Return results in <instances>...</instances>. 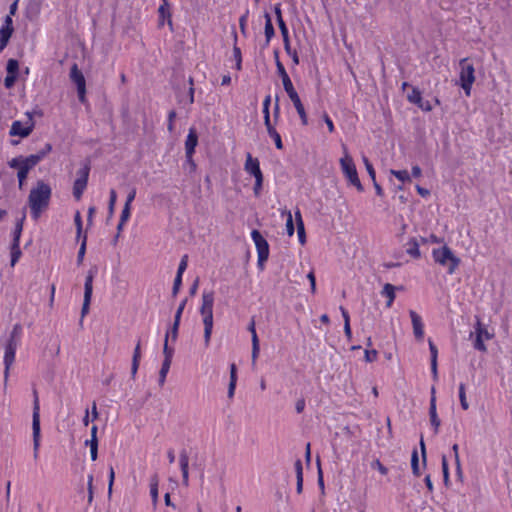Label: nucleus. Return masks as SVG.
I'll return each mask as SVG.
<instances>
[{
	"instance_id": "nucleus-1",
	"label": "nucleus",
	"mask_w": 512,
	"mask_h": 512,
	"mask_svg": "<svg viewBox=\"0 0 512 512\" xmlns=\"http://www.w3.org/2000/svg\"><path fill=\"white\" fill-rule=\"evenodd\" d=\"M51 197V188L48 184L39 180L37 186L31 189L28 201L31 214L34 219L40 216L42 210L46 209Z\"/></svg>"
},
{
	"instance_id": "nucleus-2",
	"label": "nucleus",
	"mask_w": 512,
	"mask_h": 512,
	"mask_svg": "<svg viewBox=\"0 0 512 512\" xmlns=\"http://www.w3.org/2000/svg\"><path fill=\"white\" fill-rule=\"evenodd\" d=\"M433 259L436 263L447 267V272L453 274L460 264V259L456 257L452 250L444 245L441 248L433 250Z\"/></svg>"
},
{
	"instance_id": "nucleus-3",
	"label": "nucleus",
	"mask_w": 512,
	"mask_h": 512,
	"mask_svg": "<svg viewBox=\"0 0 512 512\" xmlns=\"http://www.w3.org/2000/svg\"><path fill=\"white\" fill-rule=\"evenodd\" d=\"M33 414H32V435H33V451L34 459L38 458V450L40 447V405L37 391H33Z\"/></svg>"
},
{
	"instance_id": "nucleus-4",
	"label": "nucleus",
	"mask_w": 512,
	"mask_h": 512,
	"mask_svg": "<svg viewBox=\"0 0 512 512\" xmlns=\"http://www.w3.org/2000/svg\"><path fill=\"white\" fill-rule=\"evenodd\" d=\"M460 86L464 90L466 96H470L471 88L475 81V69L473 64L468 62L467 58L461 59L460 63Z\"/></svg>"
},
{
	"instance_id": "nucleus-5",
	"label": "nucleus",
	"mask_w": 512,
	"mask_h": 512,
	"mask_svg": "<svg viewBox=\"0 0 512 512\" xmlns=\"http://www.w3.org/2000/svg\"><path fill=\"white\" fill-rule=\"evenodd\" d=\"M494 337V333L488 331L485 325L482 324L479 318H477L474 325V332L470 333V338L473 339V347L475 350L486 352L487 347L484 344V340H490Z\"/></svg>"
},
{
	"instance_id": "nucleus-6",
	"label": "nucleus",
	"mask_w": 512,
	"mask_h": 512,
	"mask_svg": "<svg viewBox=\"0 0 512 512\" xmlns=\"http://www.w3.org/2000/svg\"><path fill=\"white\" fill-rule=\"evenodd\" d=\"M91 170V164L89 160H85L82 164V167L77 171V178L73 184V196L76 200H80L84 190L87 187L89 173Z\"/></svg>"
},
{
	"instance_id": "nucleus-7",
	"label": "nucleus",
	"mask_w": 512,
	"mask_h": 512,
	"mask_svg": "<svg viewBox=\"0 0 512 512\" xmlns=\"http://www.w3.org/2000/svg\"><path fill=\"white\" fill-rule=\"evenodd\" d=\"M340 164L342 171L348 181L357 188L358 191L362 192L364 190L363 185L360 182V179L358 177L356 166L353 162L352 157H350L347 152L345 153V156L340 159Z\"/></svg>"
},
{
	"instance_id": "nucleus-8",
	"label": "nucleus",
	"mask_w": 512,
	"mask_h": 512,
	"mask_svg": "<svg viewBox=\"0 0 512 512\" xmlns=\"http://www.w3.org/2000/svg\"><path fill=\"white\" fill-rule=\"evenodd\" d=\"M251 237L255 243L258 253V267L263 269L264 263L269 257V244L261 232L256 229L252 230Z\"/></svg>"
},
{
	"instance_id": "nucleus-9",
	"label": "nucleus",
	"mask_w": 512,
	"mask_h": 512,
	"mask_svg": "<svg viewBox=\"0 0 512 512\" xmlns=\"http://www.w3.org/2000/svg\"><path fill=\"white\" fill-rule=\"evenodd\" d=\"M96 273H97V268L93 267L88 271L87 276L85 278L84 299H83V305H82V309H81V317L82 318L89 311V306H90L92 292H93V279H94V276Z\"/></svg>"
},
{
	"instance_id": "nucleus-10",
	"label": "nucleus",
	"mask_w": 512,
	"mask_h": 512,
	"mask_svg": "<svg viewBox=\"0 0 512 512\" xmlns=\"http://www.w3.org/2000/svg\"><path fill=\"white\" fill-rule=\"evenodd\" d=\"M70 79L77 87L78 99L81 103L86 101V81L83 73L78 68L77 64H73L70 70Z\"/></svg>"
},
{
	"instance_id": "nucleus-11",
	"label": "nucleus",
	"mask_w": 512,
	"mask_h": 512,
	"mask_svg": "<svg viewBox=\"0 0 512 512\" xmlns=\"http://www.w3.org/2000/svg\"><path fill=\"white\" fill-rule=\"evenodd\" d=\"M284 90L287 93L290 100L292 101V103L301 119L302 124L307 125L308 124L307 114H306L304 105L302 104L301 99L293 86V83L284 86Z\"/></svg>"
},
{
	"instance_id": "nucleus-12",
	"label": "nucleus",
	"mask_w": 512,
	"mask_h": 512,
	"mask_svg": "<svg viewBox=\"0 0 512 512\" xmlns=\"http://www.w3.org/2000/svg\"><path fill=\"white\" fill-rule=\"evenodd\" d=\"M19 343H20V341L16 340V339H11V338L7 339V342L5 345V354H4L5 378L8 377L10 367L14 363L15 354H16V350H17Z\"/></svg>"
},
{
	"instance_id": "nucleus-13",
	"label": "nucleus",
	"mask_w": 512,
	"mask_h": 512,
	"mask_svg": "<svg viewBox=\"0 0 512 512\" xmlns=\"http://www.w3.org/2000/svg\"><path fill=\"white\" fill-rule=\"evenodd\" d=\"M34 126V122H26V125L24 126L21 121H14L11 125L9 134L11 136L25 138L32 133Z\"/></svg>"
},
{
	"instance_id": "nucleus-14",
	"label": "nucleus",
	"mask_w": 512,
	"mask_h": 512,
	"mask_svg": "<svg viewBox=\"0 0 512 512\" xmlns=\"http://www.w3.org/2000/svg\"><path fill=\"white\" fill-rule=\"evenodd\" d=\"M214 292L204 290L202 293V305L200 314L203 318L213 317Z\"/></svg>"
},
{
	"instance_id": "nucleus-15",
	"label": "nucleus",
	"mask_w": 512,
	"mask_h": 512,
	"mask_svg": "<svg viewBox=\"0 0 512 512\" xmlns=\"http://www.w3.org/2000/svg\"><path fill=\"white\" fill-rule=\"evenodd\" d=\"M198 144V135L195 128H190L185 141V151L188 161L192 162V156L195 153V148Z\"/></svg>"
},
{
	"instance_id": "nucleus-16",
	"label": "nucleus",
	"mask_w": 512,
	"mask_h": 512,
	"mask_svg": "<svg viewBox=\"0 0 512 512\" xmlns=\"http://www.w3.org/2000/svg\"><path fill=\"white\" fill-rule=\"evenodd\" d=\"M244 169L247 173L252 175L254 178L263 177V173L260 169L259 160L257 158H253L250 153L246 155V161L244 164Z\"/></svg>"
},
{
	"instance_id": "nucleus-17",
	"label": "nucleus",
	"mask_w": 512,
	"mask_h": 512,
	"mask_svg": "<svg viewBox=\"0 0 512 512\" xmlns=\"http://www.w3.org/2000/svg\"><path fill=\"white\" fill-rule=\"evenodd\" d=\"M407 98L409 102L416 104L423 111H430L432 109V106L429 103V101L423 100L421 93L417 88H413L411 93L408 94Z\"/></svg>"
},
{
	"instance_id": "nucleus-18",
	"label": "nucleus",
	"mask_w": 512,
	"mask_h": 512,
	"mask_svg": "<svg viewBox=\"0 0 512 512\" xmlns=\"http://www.w3.org/2000/svg\"><path fill=\"white\" fill-rule=\"evenodd\" d=\"M409 314H410L411 321H412L414 336L417 339H420V340L423 339L424 330H423V323H422L421 317L413 310H410Z\"/></svg>"
},
{
	"instance_id": "nucleus-19",
	"label": "nucleus",
	"mask_w": 512,
	"mask_h": 512,
	"mask_svg": "<svg viewBox=\"0 0 512 512\" xmlns=\"http://www.w3.org/2000/svg\"><path fill=\"white\" fill-rule=\"evenodd\" d=\"M429 416H430V423L434 428V434H438L439 427L441 425V421L437 415L436 410V398L433 397L430 399V405H429Z\"/></svg>"
},
{
	"instance_id": "nucleus-20",
	"label": "nucleus",
	"mask_w": 512,
	"mask_h": 512,
	"mask_svg": "<svg viewBox=\"0 0 512 512\" xmlns=\"http://www.w3.org/2000/svg\"><path fill=\"white\" fill-rule=\"evenodd\" d=\"M237 383V367L234 363L230 365V381L228 385V398L232 399L235 393Z\"/></svg>"
},
{
	"instance_id": "nucleus-21",
	"label": "nucleus",
	"mask_w": 512,
	"mask_h": 512,
	"mask_svg": "<svg viewBox=\"0 0 512 512\" xmlns=\"http://www.w3.org/2000/svg\"><path fill=\"white\" fill-rule=\"evenodd\" d=\"M397 289V287H395L394 285L390 284V283H386L383 287V290L381 292V294L385 297H387V302H386V306L387 307H391L394 300H395V290ZM398 289H402V287H398Z\"/></svg>"
},
{
	"instance_id": "nucleus-22",
	"label": "nucleus",
	"mask_w": 512,
	"mask_h": 512,
	"mask_svg": "<svg viewBox=\"0 0 512 512\" xmlns=\"http://www.w3.org/2000/svg\"><path fill=\"white\" fill-rule=\"evenodd\" d=\"M140 359H141V343L139 340L136 344V347L133 352V357H132L131 375L133 378L135 377V375L138 371Z\"/></svg>"
},
{
	"instance_id": "nucleus-23",
	"label": "nucleus",
	"mask_w": 512,
	"mask_h": 512,
	"mask_svg": "<svg viewBox=\"0 0 512 512\" xmlns=\"http://www.w3.org/2000/svg\"><path fill=\"white\" fill-rule=\"evenodd\" d=\"M264 17H265L264 33H265V38H266V45H269L270 40L275 35V29H274V26L272 24V20H271L270 14L268 12H266L264 14Z\"/></svg>"
},
{
	"instance_id": "nucleus-24",
	"label": "nucleus",
	"mask_w": 512,
	"mask_h": 512,
	"mask_svg": "<svg viewBox=\"0 0 512 512\" xmlns=\"http://www.w3.org/2000/svg\"><path fill=\"white\" fill-rule=\"evenodd\" d=\"M295 218H296L299 242L301 244H304L306 242V234H305V227H304V223H303L300 211L295 212Z\"/></svg>"
},
{
	"instance_id": "nucleus-25",
	"label": "nucleus",
	"mask_w": 512,
	"mask_h": 512,
	"mask_svg": "<svg viewBox=\"0 0 512 512\" xmlns=\"http://www.w3.org/2000/svg\"><path fill=\"white\" fill-rule=\"evenodd\" d=\"M406 253L409 254L411 257L418 259L420 258V250H419V243L415 238H412L407 244H406Z\"/></svg>"
},
{
	"instance_id": "nucleus-26",
	"label": "nucleus",
	"mask_w": 512,
	"mask_h": 512,
	"mask_svg": "<svg viewBox=\"0 0 512 512\" xmlns=\"http://www.w3.org/2000/svg\"><path fill=\"white\" fill-rule=\"evenodd\" d=\"M276 68H277V73H278V75L280 76V78L282 80L283 87L286 86V85L292 84V81H291L289 75L287 74V72L285 70V67L281 63V61H277Z\"/></svg>"
},
{
	"instance_id": "nucleus-27",
	"label": "nucleus",
	"mask_w": 512,
	"mask_h": 512,
	"mask_svg": "<svg viewBox=\"0 0 512 512\" xmlns=\"http://www.w3.org/2000/svg\"><path fill=\"white\" fill-rule=\"evenodd\" d=\"M158 476L155 474L150 480V495L154 503L158 500Z\"/></svg>"
},
{
	"instance_id": "nucleus-28",
	"label": "nucleus",
	"mask_w": 512,
	"mask_h": 512,
	"mask_svg": "<svg viewBox=\"0 0 512 512\" xmlns=\"http://www.w3.org/2000/svg\"><path fill=\"white\" fill-rule=\"evenodd\" d=\"M171 366V362H168V360H163L161 369L159 371V385L163 386L166 380V376L169 372Z\"/></svg>"
},
{
	"instance_id": "nucleus-29",
	"label": "nucleus",
	"mask_w": 512,
	"mask_h": 512,
	"mask_svg": "<svg viewBox=\"0 0 512 512\" xmlns=\"http://www.w3.org/2000/svg\"><path fill=\"white\" fill-rule=\"evenodd\" d=\"M20 244L11 243V266L13 267L21 256Z\"/></svg>"
},
{
	"instance_id": "nucleus-30",
	"label": "nucleus",
	"mask_w": 512,
	"mask_h": 512,
	"mask_svg": "<svg viewBox=\"0 0 512 512\" xmlns=\"http://www.w3.org/2000/svg\"><path fill=\"white\" fill-rule=\"evenodd\" d=\"M8 75L18 76L19 62L16 59H9L6 66Z\"/></svg>"
},
{
	"instance_id": "nucleus-31",
	"label": "nucleus",
	"mask_w": 512,
	"mask_h": 512,
	"mask_svg": "<svg viewBox=\"0 0 512 512\" xmlns=\"http://www.w3.org/2000/svg\"><path fill=\"white\" fill-rule=\"evenodd\" d=\"M411 468L412 472L415 476L420 475V469H419V458H418V452L416 449L413 450L411 455Z\"/></svg>"
},
{
	"instance_id": "nucleus-32",
	"label": "nucleus",
	"mask_w": 512,
	"mask_h": 512,
	"mask_svg": "<svg viewBox=\"0 0 512 512\" xmlns=\"http://www.w3.org/2000/svg\"><path fill=\"white\" fill-rule=\"evenodd\" d=\"M41 156L36 154H31L28 157H24V165L28 168L32 169L34 166H36L41 161Z\"/></svg>"
},
{
	"instance_id": "nucleus-33",
	"label": "nucleus",
	"mask_w": 512,
	"mask_h": 512,
	"mask_svg": "<svg viewBox=\"0 0 512 512\" xmlns=\"http://www.w3.org/2000/svg\"><path fill=\"white\" fill-rule=\"evenodd\" d=\"M459 400H460V405H461L462 409L463 410H468L469 403H468L467 398H466L465 384L464 383H461L459 385Z\"/></svg>"
},
{
	"instance_id": "nucleus-34",
	"label": "nucleus",
	"mask_w": 512,
	"mask_h": 512,
	"mask_svg": "<svg viewBox=\"0 0 512 512\" xmlns=\"http://www.w3.org/2000/svg\"><path fill=\"white\" fill-rule=\"evenodd\" d=\"M168 338H169V333H166L165 340H164L163 353H164V360H168V362H171L173 353H174V349L168 346Z\"/></svg>"
},
{
	"instance_id": "nucleus-35",
	"label": "nucleus",
	"mask_w": 512,
	"mask_h": 512,
	"mask_svg": "<svg viewBox=\"0 0 512 512\" xmlns=\"http://www.w3.org/2000/svg\"><path fill=\"white\" fill-rule=\"evenodd\" d=\"M391 174L394 175L401 182H410L411 178L407 170H391Z\"/></svg>"
},
{
	"instance_id": "nucleus-36",
	"label": "nucleus",
	"mask_w": 512,
	"mask_h": 512,
	"mask_svg": "<svg viewBox=\"0 0 512 512\" xmlns=\"http://www.w3.org/2000/svg\"><path fill=\"white\" fill-rule=\"evenodd\" d=\"M87 246V235L85 234L82 238L81 245L77 255V263L81 264L83 262Z\"/></svg>"
},
{
	"instance_id": "nucleus-37",
	"label": "nucleus",
	"mask_w": 512,
	"mask_h": 512,
	"mask_svg": "<svg viewBox=\"0 0 512 512\" xmlns=\"http://www.w3.org/2000/svg\"><path fill=\"white\" fill-rule=\"evenodd\" d=\"M29 171H30V168H28L25 165H22L20 167V169L18 170L17 177H18V182H19V188H22L23 183H24L25 179L27 178Z\"/></svg>"
},
{
	"instance_id": "nucleus-38",
	"label": "nucleus",
	"mask_w": 512,
	"mask_h": 512,
	"mask_svg": "<svg viewBox=\"0 0 512 512\" xmlns=\"http://www.w3.org/2000/svg\"><path fill=\"white\" fill-rule=\"evenodd\" d=\"M180 469L185 470L189 468V456L185 449L180 452L179 456Z\"/></svg>"
},
{
	"instance_id": "nucleus-39",
	"label": "nucleus",
	"mask_w": 512,
	"mask_h": 512,
	"mask_svg": "<svg viewBox=\"0 0 512 512\" xmlns=\"http://www.w3.org/2000/svg\"><path fill=\"white\" fill-rule=\"evenodd\" d=\"M259 351H260L259 339H258V337L254 336V341L252 342V354H251L253 365L256 363V360L259 356Z\"/></svg>"
},
{
	"instance_id": "nucleus-40",
	"label": "nucleus",
	"mask_w": 512,
	"mask_h": 512,
	"mask_svg": "<svg viewBox=\"0 0 512 512\" xmlns=\"http://www.w3.org/2000/svg\"><path fill=\"white\" fill-rule=\"evenodd\" d=\"M442 472H443V479L446 486L449 484V468H448V461L445 455L442 456Z\"/></svg>"
},
{
	"instance_id": "nucleus-41",
	"label": "nucleus",
	"mask_w": 512,
	"mask_h": 512,
	"mask_svg": "<svg viewBox=\"0 0 512 512\" xmlns=\"http://www.w3.org/2000/svg\"><path fill=\"white\" fill-rule=\"evenodd\" d=\"M74 223L76 226L77 239H79L82 235V217L79 211H77L74 215Z\"/></svg>"
},
{
	"instance_id": "nucleus-42",
	"label": "nucleus",
	"mask_w": 512,
	"mask_h": 512,
	"mask_svg": "<svg viewBox=\"0 0 512 512\" xmlns=\"http://www.w3.org/2000/svg\"><path fill=\"white\" fill-rule=\"evenodd\" d=\"M22 335V326L21 324L17 323L13 326L12 331L10 332L9 338L19 340L21 339Z\"/></svg>"
},
{
	"instance_id": "nucleus-43",
	"label": "nucleus",
	"mask_w": 512,
	"mask_h": 512,
	"mask_svg": "<svg viewBox=\"0 0 512 512\" xmlns=\"http://www.w3.org/2000/svg\"><path fill=\"white\" fill-rule=\"evenodd\" d=\"M286 231L289 236H293L295 231L293 218L290 211L287 212Z\"/></svg>"
},
{
	"instance_id": "nucleus-44",
	"label": "nucleus",
	"mask_w": 512,
	"mask_h": 512,
	"mask_svg": "<svg viewBox=\"0 0 512 512\" xmlns=\"http://www.w3.org/2000/svg\"><path fill=\"white\" fill-rule=\"evenodd\" d=\"M363 162H364L365 168H366L371 180H375L376 173H375V169H374L372 163L365 156L363 157Z\"/></svg>"
},
{
	"instance_id": "nucleus-45",
	"label": "nucleus",
	"mask_w": 512,
	"mask_h": 512,
	"mask_svg": "<svg viewBox=\"0 0 512 512\" xmlns=\"http://www.w3.org/2000/svg\"><path fill=\"white\" fill-rule=\"evenodd\" d=\"M371 468L377 469L382 475L388 474V468L385 467L379 459H376L371 462Z\"/></svg>"
},
{
	"instance_id": "nucleus-46",
	"label": "nucleus",
	"mask_w": 512,
	"mask_h": 512,
	"mask_svg": "<svg viewBox=\"0 0 512 512\" xmlns=\"http://www.w3.org/2000/svg\"><path fill=\"white\" fill-rule=\"evenodd\" d=\"M268 135L274 140L275 146L277 149H279V150L283 149V143H282L281 136L276 130H273Z\"/></svg>"
},
{
	"instance_id": "nucleus-47",
	"label": "nucleus",
	"mask_w": 512,
	"mask_h": 512,
	"mask_svg": "<svg viewBox=\"0 0 512 512\" xmlns=\"http://www.w3.org/2000/svg\"><path fill=\"white\" fill-rule=\"evenodd\" d=\"M181 285H182V276L176 275V277L174 279L173 287H172V296L173 297H175L179 293Z\"/></svg>"
},
{
	"instance_id": "nucleus-48",
	"label": "nucleus",
	"mask_w": 512,
	"mask_h": 512,
	"mask_svg": "<svg viewBox=\"0 0 512 512\" xmlns=\"http://www.w3.org/2000/svg\"><path fill=\"white\" fill-rule=\"evenodd\" d=\"M179 325H180V320L174 319V322H173V325H172L170 331L167 332V333H169V336H171L173 341H175L177 339Z\"/></svg>"
},
{
	"instance_id": "nucleus-49",
	"label": "nucleus",
	"mask_w": 512,
	"mask_h": 512,
	"mask_svg": "<svg viewBox=\"0 0 512 512\" xmlns=\"http://www.w3.org/2000/svg\"><path fill=\"white\" fill-rule=\"evenodd\" d=\"M378 352L375 349H366L364 352V358L366 362H373L377 359Z\"/></svg>"
},
{
	"instance_id": "nucleus-50",
	"label": "nucleus",
	"mask_w": 512,
	"mask_h": 512,
	"mask_svg": "<svg viewBox=\"0 0 512 512\" xmlns=\"http://www.w3.org/2000/svg\"><path fill=\"white\" fill-rule=\"evenodd\" d=\"M8 164L11 168H15V169L17 168L19 170L20 167L25 164L24 157L23 156L15 157V158L11 159L8 162Z\"/></svg>"
},
{
	"instance_id": "nucleus-51",
	"label": "nucleus",
	"mask_w": 512,
	"mask_h": 512,
	"mask_svg": "<svg viewBox=\"0 0 512 512\" xmlns=\"http://www.w3.org/2000/svg\"><path fill=\"white\" fill-rule=\"evenodd\" d=\"M187 265H188V256H187V255H184V256L181 258V261H180V263H179V266H178V270H177L176 275L183 276V273L185 272V270H186V268H187Z\"/></svg>"
},
{
	"instance_id": "nucleus-52",
	"label": "nucleus",
	"mask_w": 512,
	"mask_h": 512,
	"mask_svg": "<svg viewBox=\"0 0 512 512\" xmlns=\"http://www.w3.org/2000/svg\"><path fill=\"white\" fill-rule=\"evenodd\" d=\"M168 2L165 1V3H163L162 5H160V7L158 8V12H159V15L162 19H164L165 17H168L170 18L171 17V14L169 12V9H168Z\"/></svg>"
},
{
	"instance_id": "nucleus-53",
	"label": "nucleus",
	"mask_w": 512,
	"mask_h": 512,
	"mask_svg": "<svg viewBox=\"0 0 512 512\" xmlns=\"http://www.w3.org/2000/svg\"><path fill=\"white\" fill-rule=\"evenodd\" d=\"M130 211H131V207L128 205H124L119 221H121L122 223H126L128 221V219L130 218V214H131Z\"/></svg>"
},
{
	"instance_id": "nucleus-54",
	"label": "nucleus",
	"mask_w": 512,
	"mask_h": 512,
	"mask_svg": "<svg viewBox=\"0 0 512 512\" xmlns=\"http://www.w3.org/2000/svg\"><path fill=\"white\" fill-rule=\"evenodd\" d=\"M262 186H263V177H257L255 178V184H254V187H253V191H254V194L255 196H259L260 193H261V190H262Z\"/></svg>"
},
{
	"instance_id": "nucleus-55",
	"label": "nucleus",
	"mask_w": 512,
	"mask_h": 512,
	"mask_svg": "<svg viewBox=\"0 0 512 512\" xmlns=\"http://www.w3.org/2000/svg\"><path fill=\"white\" fill-rule=\"evenodd\" d=\"M248 13L249 11H246L244 15H242L239 19V27H240V31L241 33L246 36V23H247V18H248Z\"/></svg>"
},
{
	"instance_id": "nucleus-56",
	"label": "nucleus",
	"mask_w": 512,
	"mask_h": 512,
	"mask_svg": "<svg viewBox=\"0 0 512 512\" xmlns=\"http://www.w3.org/2000/svg\"><path fill=\"white\" fill-rule=\"evenodd\" d=\"M18 76L15 75H6L4 79V85L7 89H10L14 86Z\"/></svg>"
},
{
	"instance_id": "nucleus-57",
	"label": "nucleus",
	"mask_w": 512,
	"mask_h": 512,
	"mask_svg": "<svg viewBox=\"0 0 512 512\" xmlns=\"http://www.w3.org/2000/svg\"><path fill=\"white\" fill-rule=\"evenodd\" d=\"M187 304V298L183 299L181 301V303L179 304L177 310H176V313H175V316H174V319H178L181 321V316H182V313L185 309V306Z\"/></svg>"
},
{
	"instance_id": "nucleus-58",
	"label": "nucleus",
	"mask_w": 512,
	"mask_h": 512,
	"mask_svg": "<svg viewBox=\"0 0 512 512\" xmlns=\"http://www.w3.org/2000/svg\"><path fill=\"white\" fill-rule=\"evenodd\" d=\"M277 23H278V26H279V29H280L282 37L283 38L289 37L288 28H287L286 23L284 22V20L283 19L282 20H278Z\"/></svg>"
},
{
	"instance_id": "nucleus-59",
	"label": "nucleus",
	"mask_w": 512,
	"mask_h": 512,
	"mask_svg": "<svg viewBox=\"0 0 512 512\" xmlns=\"http://www.w3.org/2000/svg\"><path fill=\"white\" fill-rule=\"evenodd\" d=\"M296 478H303V466L300 459H297L294 463Z\"/></svg>"
},
{
	"instance_id": "nucleus-60",
	"label": "nucleus",
	"mask_w": 512,
	"mask_h": 512,
	"mask_svg": "<svg viewBox=\"0 0 512 512\" xmlns=\"http://www.w3.org/2000/svg\"><path fill=\"white\" fill-rule=\"evenodd\" d=\"M52 150V145L50 143H46L45 146L39 150L37 153L41 156V159H44Z\"/></svg>"
},
{
	"instance_id": "nucleus-61",
	"label": "nucleus",
	"mask_w": 512,
	"mask_h": 512,
	"mask_svg": "<svg viewBox=\"0 0 512 512\" xmlns=\"http://www.w3.org/2000/svg\"><path fill=\"white\" fill-rule=\"evenodd\" d=\"M13 32H14V28H8V27L2 26L1 29H0V37H4V38L10 39L12 34H13Z\"/></svg>"
},
{
	"instance_id": "nucleus-62",
	"label": "nucleus",
	"mask_w": 512,
	"mask_h": 512,
	"mask_svg": "<svg viewBox=\"0 0 512 512\" xmlns=\"http://www.w3.org/2000/svg\"><path fill=\"white\" fill-rule=\"evenodd\" d=\"M429 350H430V354H431V361H434V360L437 361L438 350H437L436 345L431 340H429Z\"/></svg>"
},
{
	"instance_id": "nucleus-63",
	"label": "nucleus",
	"mask_w": 512,
	"mask_h": 512,
	"mask_svg": "<svg viewBox=\"0 0 512 512\" xmlns=\"http://www.w3.org/2000/svg\"><path fill=\"white\" fill-rule=\"evenodd\" d=\"M264 124L266 126L268 134H270L273 130H276L274 126L271 124L270 113L264 114Z\"/></svg>"
},
{
	"instance_id": "nucleus-64",
	"label": "nucleus",
	"mask_w": 512,
	"mask_h": 512,
	"mask_svg": "<svg viewBox=\"0 0 512 512\" xmlns=\"http://www.w3.org/2000/svg\"><path fill=\"white\" fill-rule=\"evenodd\" d=\"M175 117H176V112L174 110L170 111L168 114V126H167V129L169 132H173V130H174L173 121H174Z\"/></svg>"
}]
</instances>
